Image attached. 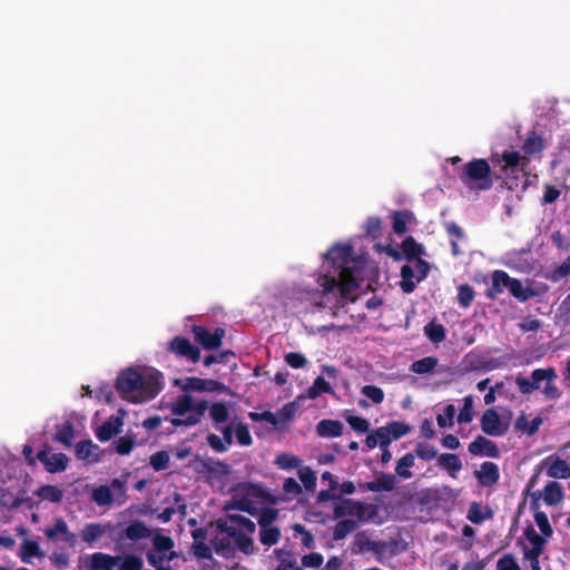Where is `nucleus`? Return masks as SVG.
I'll return each mask as SVG.
<instances>
[{
    "label": "nucleus",
    "instance_id": "nucleus-52",
    "mask_svg": "<svg viewBox=\"0 0 570 570\" xmlns=\"http://www.w3.org/2000/svg\"><path fill=\"white\" fill-rule=\"evenodd\" d=\"M556 321L563 325L570 324V297L568 295L560 303L557 309Z\"/></svg>",
    "mask_w": 570,
    "mask_h": 570
},
{
    "label": "nucleus",
    "instance_id": "nucleus-59",
    "mask_svg": "<svg viewBox=\"0 0 570 570\" xmlns=\"http://www.w3.org/2000/svg\"><path fill=\"white\" fill-rule=\"evenodd\" d=\"M176 557V552L158 553L157 550L150 551L147 554L148 562L154 567H159L164 561H170Z\"/></svg>",
    "mask_w": 570,
    "mask_h": 570
},
{
    "label": "nucleus",
    "instance_id": "nucleus-53",
    "mask_svg": "<svg viewBox=\"0 0 570 570\" xmlns=\"http://www.w3.org/2000/svg\"><path fill=\"white\" fill-rule=\"evenodd\" d=\"M92 500L98 505H107L112 501V494L108 487H99L92 491Z\"/></svg>",
    "mask_w": 570,
    "mask_h": 570
},
{
    "label": "nucleus",
    "instance_id": "nucleus-3",
    "mask_svg": "<svg viewBox=\"0 0 570 570\" xmlns=\"http://www.w3.org/2000/svg\"><path fill=\"white\" fill-rule=\"evenodd\" d=\"M255 523L245 517L228 514L217 522L216 534L213 544L216 552L223 557H229L235 549L249 554L254 551L252 534Z\"/></svg>",
    "mask_w": 570,
    "mask_h": 570
},
{
    "label": "nucleus",
    "instance_id": "nucleus-37",
    "mask_svg": "<svg viewBox=\"0 0 570 570\" xmlns=\"http://www.w3.org/2000/svg\"><path fill=\"white\" fill-rule=\"evenodd\" d=\"M209 416L215 424L224 423L229 417V407L226 403L216 402L210 405Z\"/></svg>",
    "mask_w": 570,
    "mask_h": 570
},
{
    "label": "nucleus",
    "instance_id": "nucleus-7",
    "mask_svg": "<svg viewBox=\"0 0 570 570\" xmlns=\"http://www.w3.org/2000/svg\"><path fill=\"white\" fill-rule=\"evenodd\" d=\"M523 535L525 538V542L522 543L524 559L530 562L531 570H541L539 557L544 549V539L538 535L532 525L525 528Z\"/></svg>",
    "mask_w": 570,
    "mask_h": 570
},
{
    "label": "nucleus",
    "instance_id": "nucleus-56",
    "mask_svg": "<svg viewBox=\"0 0 570 570\" xmlns=\"http://www.w3.org/2000/svg\"><path fill=\"white\" fill-rule=\"evenodd\" d=\"M362 393L368 397L373 403L380 404L384 400V392L382 389L374 385H365L362 387Z\"/></svg>",
    "mask_w": 570,
    "mask_h": 570
},
{
    "label": "nucleus",
    "instance_id": "nucleus-21",
    "mask_svg": "<svg viewBox=\"0 0 570 570\" xmlns=\"http://www.w3.org/2000/svg\"><path fill=\"white\" fill-rule=\"evenodd\" d=\"M531 509L533 511L534 522L541 532L540 534L538 533V535L544 539L546 544L547 540L552 535L553 529L549 522L548 515L540 510V503L537 502V500L531 502Z\"/></svg>",
    "mask_w": 570,
    "mask_h": 570
},
{
    "label": "nucleus",
    "instance_id": "nucleus-61",
    "mask_svg": "<svg viewBox=\"0 0 570 570\" xmlns=\"http://www.w3.org/2000/svg\"><path fill=\"white\" fill-rule=\"evenodd\" d=\"M285 361L293 368H303L307 364V360L303 354L294 352L286 354Z\"/></svg>",
    "mask_w": 570,
    "mask_h": 570
},
{
    "label": "nucleus",
    "instance_id": "nucleus-63",
    "mask_svg": "<svg viewBox=\"0 0 570 570\" xmlns=\"http://www.w3.org/2000/svg\"><path fill=\"white\" fill-rule=\"evenodd\" d=\"M542 147H543V145H542L541 138L535 135H532V136L528 137V139L524 141L523 150L527 154H534V153L540 151L542 149Z\"/></svg>",
    "mask_w": 570,
    "mask_h": 570
},
{
    "label": "nucleus",
    "instance_id": "nucleus-27",
    "mask_svg": "<svg viewBox=\"0 0 570 570\" xmlns=\"http://www.w3.org/2000/svg\"><path fill=\"white\" fill-rule=\"evenodd\" d=\"M512 277H510L503 271H495L492 274V286L489 289L488 295L490 297H495L498 294L502 293L505 288L508 289Z\"/></svg>",
    "mask_w": 570,
    "mask_h": 570
},
{
    "label": "nucleus",
    "instance_id": "nucleus-19",
    "mask_svg": "<svg viewBox=\"0 0 570 570\" xmlns=\"http://www.w3.org/2000/svg\"><path fill=\"white\" fill-rule=\"evenodd\" d=\"M469 452L473 455H484L488 458H498L499 449L491 440L479 435L469 444Z\"/></svg>",
    "mask_w": 570,
    "mask_h": 570
},
{
    "label": "nucleus",
    "instance_id": "nucleus-45",
    "mask_svg": "<svg viewBox=\"0 0 570 570\" xmlns=\"http://www.w3.org/2000/svg\"><path fill=\"white\" fill-rule=\"evenodd\" d=\"M175 385L179 386L184 393L191 391L202 392L203 379L199 377H185L175 380Z\"/></svg>",
    "mask_w": 570,
    "mask_h": 570
},
{
    "label": "nucleus",
    "instance_id": "nucleus-51",
    "mask_svg": "<svg viewBox=\"0 0 570 570\" xmlns=\"http://www.w3.org/2000/svg\"><path fill=\"white\" fill-rule=\"evenodd\" d=\"M235 436L237 442L243 446H248L253 442L248 426L238 421L235 423Z\"/></svg>",
    "mask_w": 570,
    "mask_h": 570
},
{
    "label": "nucleus",
    "instance_id": "nucleus-33",
    "mask_svg": "<svg viewBox=\"0 0 570 570\" xmlns=\"http://www.w3.org/2000/svg\"><path fill=\"white\" fill-rule=\"evenodd\" d=\"M492 518V511L487 508L482 507L481 504L473 502L470 504L469 511H468V519L472 523H481L484 520H488Z\"/></svg>",
    "mask_w": 570,
    "mask_h": 570
},
{
    "label": "nucleus",
    "instance_id": "nucleus-39",
    "mask_svg": "<svg viewBox=\"0 0 570 570\" xmlns=\"http://www.w3.org/2000/svg\"><path fill=\"white\" fill-rule=\"evenodd\" d=\"M445 328L435 322H430L424 326V334L433 343H441L445 338Z\"/></svg>",
    "mask_w": 570,
    "mask_h": 570
},
{
    "label": "nucleus",
    "instance_id": "nucleus-40",
    "mask_svg": "<svg viewBox=\"0 0 570 570\" xmlns=\"http://www.w3.org/2000/svg\"><path fill=\"white\" fill-rule=\"evenodd\" d=\"M438 365V360L432 356L423 357L411 365V370L417 374L431 373Z\"/></svg>",
    "mask_w": 570,
    "mask_h": 570
},
{
    "label": "nucleus",
    "instance_id": "nucleus-34",
    "mask_svg": "<svg viewBox=\"0 0 570 570\" xmlns=\"http://www.w3.org/2000/svg\"><path fill=\"white\" fill-rule=\"evenodd\" d=\"M340 521L334 528L333 537L335 540H342L357 528L354 519L337 518Z\"/></svg>",
    "mask_w": 570,
    "mask_h": 570
},
{
    "label": "nucleus",
    "instance_id": "nucleus-16",
    "mask_svg": "<svg viewBox=\"0 0 570 570\" xmlns=\"http://www.w3.org/2000/svg\"><path fill=\"white\" fill-rule=\"evenodd\" d=\"M120 557H112L102 552H95L85 558L83 563L88 570H114Z\"/></svg>",
    "mask_w": 570,
    "mask_h": 570
},
{
    "label": "nucleus",
    "instance_id": "nucleus-44",
    "mask_svg": "<svg viewBox=\"0 0 570 570\" xmlns=\"http://www.w3.org/2000/svg\"><path fill=\"white\" fill-rule=\"evenodd\" d=\"M332 392H333V390H332L330 383H327L324 380V377L318 376L315 379L312 386L307 390V396L309 399H316L317 396H320L323 393H332Z\"/></svg>",
    "mask_w": 570,
    "mask_h": 570
},
{
    "label": "nucleus",
    "instance_id": "nucleus-10",
    "mask_svg": "<svg viewBox=\"0 0 570 570\" xmlns=\"http://www.w3.org/2000/svg\"><path fill=\"white\" fill-rule=\"evenodd\" d=\"M480 423L482 431L490 436H502L509 430V423L504 422L494 409L487 410Z\"/></svg>",
    "mask_w": 570,
    "mask_h": 570
},
{
    "label": "nucleus",
    "instance_id": "nucleus-8",
    "mask_svg": "<svg viewBox=\"0 0 570 570\" xmlns=\"http://www.w3.org/2000/svg\"><path fill=\"white\" fill-rule=\"evenodd\" d=\"M429 272V264L421 259H412L410 264H406L401 269V288L405 293L414 291L416 284L426 277Z\"/></svg>",
    "mask_w": 570,
    "mask_h": 570
},
{
    "label": "nucleus",
    "instance_id": "nucleus-46",
    "mask_svg": "<svg viewBox=\"0 0 570 570\" xmlns=\"http://www.w3.org/2000/svg\"><path fill=\"white\" fill-rule=\"evenodd\" d=\"M56 440L62 444L70 446L73 440V428L70 422H65L58 426Z\"/></svg>",
    "mask_w": 570,
    "mask_h": 570
},
{
    "label": "nucleus",
    "instance_id": "nucleus-12",
    "mask_svg": "<svg viewBox=\"0 0 570 570\" xmlns=\"http://www.w3.org/2000/svg\"><path fill=\"white\" fill-rule=\"evenodd\" d=\"M46 537L51 541H61L66 544L73 547L76 542V535L69 530L67 522L57 518L53 524L45 530Z\"/></svg>",
    "mask_w": 570,
    "mask_h": 570
},
{
    "label": "nucleus",
    "instance_id": "nucleus-54",
    "mask_svg": "<svg viewBox=\"0 0 570 570\" xmlns=\"http://www.w3.org/2000/svg\"><path fill=\"white\" fill-rule=\"evenodd\" d=\"M298 478L303 485L305 487V489L314 490V488L316 487V475L311 468L305 466L299 469Z\"/></svg>",
    "mask_w": 570,
    "mask_h": 570
},
{
    "label": "nucleus",
    "instance_id": "nucleus-26",
    "mask_svg": "<svg viewBox=\"0 0 570 570\" xmlns=\"http://www.w3.org/2000/svg\"><path fill=\"white\" fill-rule=\"evenodd\" d=\"M316 433L322 438H337L343 433V424L335 420H322L316 425Z\"/></svg>",
    "mask_w": 570,
    "mask_h": 570
},
{
    "label": "nucleus",
    "instance_id": "nucleus-22",
    "mask_svg": "<svg viewBox=\"0 0 570 570\" xmlns=\"http://www.w3.org/2000/svg\"><path fill=\"white\" fill-rule=\"evenodd\" d=\"M170 350L181 356L187 357L196 363L200 357V352L197 347L190 344L186 338L176 337L170 342Z\"/></svg>",
    "mask_w": 570,
    "mask_h": 570
},
{
    "label": "nucleus",
    "instance_id": "nucleus-38",
    "mask_svg": "<svg viewBox=\"0 0 570 570\" xmlns=\"http://www.w3.org/2000/svg\"><path fill=\"white\" fill-rule=\"evenodd\" d=\"M415 458L411 453L403 455L396 463L395 472L403 479H410L412 473L410 469L414 465Z\"/></svg>",
    "mask_w": 570,
    "mask_h": 570
},
{
    "label": "nucleus",
    "instance_id": "nucleus-30",
    "mask_svg": "<svg viewBox=\"0 0 570 570\" xmlns=\"http://www.w3.org/2000/svg\"><path fill=\"white\" fill-rule=\"evenodd\" d=\"M509 292L519 301L525 302L538 295L534 289L524 286L519 279L512 278L508 287Z\"/></svg>",
    "mask_w": 570,
    "mask_h": 570
},
{
    "label": "nucleus",
    "instance_id": "nucleus-62",
    "mask_svg": "<svg viewBox=\"0 0 570 570\" xmlns=\"http://www.w3.org/2000/svg\"><path fill=\"white\" fill-rule=\"evenodd\" d=\"M207 443L208 445L215 450L216 452H225L229 449L230 445L226 443V441L216 434H209L207 436Z\"/></svg>",
    "mask_w": 570,
    "mask_h": 570
},
{
    "label": "nucleus",
    "instance_id": "nucleus-18",
    "mask_svg": "<svg viewBox=\"0 0 570 570\" xmlns=\"http://www.w3.org/2000/svg\"><path fill=\"white\" fill-rule=\"evenodd\" d=\"M195 338L206 348V350H215L220 346L222 338L225 335V331L223 328H216L214 333H210L204 327L195 326L194 327Z\"/></svg>",
    "mask_w": 570,
    "mask_h": 570
},
{
    "label": "nucleus",
    "instance_id": "nucleus-17",
    "mask_svg": "<svg viewBox=\"0 0 570 570\" xmlns=\"http://www.w3.org/2000/svg\"><path fill=\"white\" fill-rule=\"evenodd\" d=\"M124 415L125 411L119 410L117 415L110 416L101 426L97 429V438L105 442L110 440L115 434L119 433L124 424Z\"/></svg>",
    "mask_w": 570,
    "mask_h": 570
},
{
    "label": "nucleus",
    "instance_id": "nucleus-29",
    "mask_svg": "<svg viewBox=\"0 0 570 570\" xmlns=\"http://www.w3.org/2000/svg\"><path fill=\"white\" fill-rule=\"evenodd\" d=\"M439 464L445 469L450 475L455 479L458 472L462 469V462L456 454L443 453L439 456Z\"/></svg>",
    "mask_w": 570,
    "mask_h": 570
},
{
    "label": "nucleus",
    "instance_id": "nucleus-50",
    "mask_svg": "<svg viewBox=\"0 0 570 570\" xmlns=\"http://www.w3.org/2000/svg\"><path fill=\"white\" fill-rule=\"evenodd\" d=\"M154 549L157 550L158 553H169L173 552L171 548L174 546L173 540L169 537L163 534H155L153 538Z\"/></svg>",
    "mask_w": 570,
    "mask_h": 570
},
{
    "label": "nucleus",
    "instance_id": "nucleus-60",
    "mask_svg": "<svg viewBox=\"0 0 570 570\" xmlns=\"http://www.w3.org/2000/svg\"><path fill=\"white\" fill-rule=\"evenodd\" d=\"M474 298L473 289L468 285H461L458 292V299L460 305L469 307Z\"/></svg>",
    "mask_w": 570,
    "mask_h": 570
},
{
    "label": "nucleus",
    "instance_id": "nucleus-41",
    "mask_svg": "<svg viewBox=\"0 0 570 570\" xmlns=\"http://www.w3.org/2000/svg\"><path fill=\"white\" fill-rule=\"evenodd\" d=\"M570 275V255L553 271L547 272L544 277L551 282H559Z\"/></svg>",
    "mask_w": 570,
    "mask_h": 570
},
{
    "label": "nucleus",
    "instance_id": "nucleus-20",
    "mask_svg": "<svg viewBox=\"0 0 570 570\" xmlns=\"http://www.w3.org/2000/svg\"><path fill=\"white\" fill-rule=\"evenodd\" d=\"M478 481L484 487H492L499 481V466L493 462H483L480 469L474 472Z\"/></svg>",
    "mask_w": 570,
    "mask_h": 570
},
{
    "label": "nucleus",
    "instance_id": "nucleus-48",
    "mask_svg": "<svg viewBox=\"0 0 570 570\" xmlns=\"http://www.w3.org/2000/svg\"><path fill=\"white\" fill-rule=\"evenodd\" d=\"M149 534L148 528L141 522H134L126 530V535L130 540L147 538Z\"/></svg>",
    "mask_w": 570,
    "mask_h": 570
},
{
    "label": "nucleus",
    "instance_id": "nucleus-14",
    "mask_svg": "<svg viewBox=\"0 0 570 570\" xmlns=\"http://www.w3.org/2000/svg\"><path fill=\"white\" fill-rule=\"evenodd\" d=\"M542 469L547 470V474L550 478H556V479L570 478V465L564 460H562L561 458H559L557 455H550V456L546 458L541 462V464L539 466V471Z\"/></svg>",
    "mask_w": 570,
    "mask_h": 570
},
{
    "label": "nucleus",
    "instance_id": "nucleus-36",
    "mask_svg": "<svg viewBox=\"0 0 570 570\" xmlns=\"http://www.w3.org/2000/svg\"><path fill=\"white\" fill-rule=\"evenodd\" d=\"M36 494L42 500L49 502H60L63 498V491L55 485H42L37 491Z\"/></svg>",
    "mask_w": 570,
    "mask_h": 570
},
{
    "label": "nucleus",
    "instance_id": "nucleus-15",
    "mask_svg": "<svg viewBox=\"0 0 570 570\" xmlns=\"http://www.w3.org/2000/svg\"><path fill=\"white\" fill-rule=\"evenodd\" d=\"M38 459L50 473L65 471L69 462V459L66 454L51 452L49 450L39 452Z\"/></svg>",
    "mask_w": 570,
    "mask_h": 570
},
{
    "label": "nucleus",
    "instance_id": "nucleus-64",
    "mask_svg": "<svg viewBox=\"0 0 570 570\" xmlns=\"http://www.w3.org/2000/svg\"><path fill=\"white\" fill-rule=\"evenodd\" d=\"M498 570H520V567L515 559L511 556H504L499 559L497 563Z\"/></svg>",
    "mask_w": 570,
    "mask_h": 570
},
{
    "label": "nucleus",
    "instance_id": "nucleus-6",
    "mask_svg": "<svg viewBox=\"0 0 570 570\" xmlns=\"http://www.w3.org/2000/svg\"><path fill=\"white\" fill-rule=\"evenodd\" d=\"M234 499L237 508L249 514L258 513L267 501L265 491L256 484L239 485Z\"/></svg>",
    "mask_w": 570,
    "mask_h": 570
},
{
    "label": "nucleus",
    "instance_id": "nucleus-13",
    "mask_svg": "<svg viewBox=\"0 0 570 570\" xmlns=\"http://www.w3.org/2000/svg\"><path fill=\"white\" fill-rule=\"evenodd\" d=\"M532 501L540 503L542 500L547 505L554 507L562 502L563 500V490L562 487L556 482H549L543 490L535 491L531 493Z\"/></svg>",
    "mask_w": 570,
    "mask_h": 570
},
{
    "label": "nucleus",
    "instance_id": "nucleus-9",
    "mask_svg": "<svg viewBox=\"0 0 570 570\" xmlns=\"http://www.w3.org/2000/svg\"><path fill=\"white\" fill-rule=\"evenodd\" d=\"M370 505L350 499L342 500L334 509V518L354 519L357 523L367 520Z\"/></svg>",
    "mask_w": 570,
    "mask_h": 570
},
{
    "label": "nucleus",
    "instance_id": "nucleus-32",
    "mask_svg": "<svg viewBox=\"0 0 570 570\" xmlns=\"http://www.w3.org/2000/svg\"><path fill=\"white\" fill-rule=\"evenodd\" d=\"M33 557H43L40 546L36 541L24 540L20 547L21 560L26 563H30Z\"/></svg>",
    "mask_w": 570,
    "mask_h": 570
},
{
    "label": "nucleus",
    "instance_id": "nucleus-57",
    "mask_svg": "<svg viewBox=\"0 0 570 570\" xmlns=\"http://www.w3.org/2000/svg\"><path fill=\"white\" fill-rule=\"evenodd\" d=\"M557 379H547L544 381V386L542 387V393L548 400H558L561 395L559 387L556 384Z\"/></svg>",
    "mask_w": 570,
    "mask_h": 570
},
{
    "label": "nucleus",
    "instance_id": "nucleus-5",
    "mask_svg": "<svg viewBox=\"0 0 570 570\" xmlns=\"http://www.w3.org/2000/svg\"><path fill=\"white\" fill-rule=\"evenodd\" d=\"M460 178L468 188L475 190L489 189L493 184L490 166L484 159L465 164Z\"/></svg>",
    "mask_w": 570,
    "mask_h": 570
},
{
    "label": "nucleus",
    "instance_id": "nucleus-23",
    "mask_svg": "<svg viewBox=\"0 0 570 570\" xmlns=\"http://www.w3.org/2000/svg\"><path fill=\"white\" fill-rule=\"evenodd\" d=\"M77 456L89 463L98 462L101 458V451L98 445L91 441L80 442L76 446Z\"/></svg>",
    "mask_w": 570,
    "mask_h": 570
},
{
    "label": "nucleus",
    "instance_id": "nucleus-42",
    "mask_svg": "<svg viewBox=\"0 0 570 570\" xmlns=\"http://www.w3.org/2000/svg\"><path fill=\"white\" fill-rule=\"evenodd\" d=\"M402 250L410 261L420 258L419 256L423 254V247L413 237L403 240Z\"/></svg>",
    "mask_w": 570,
    "mask_h": 570
},
{
    "label": "nucleus",
    "instance_id": "nucleus-4",
    "mask_svg": "<svg viewBox=\"0 0 570 570\" xmlns=\"http://www.w3.org/2000/svg\"><path fill=\"white\" fill-rule=\"evenodd\" d=\"M170 412L169 422L174 426H194L198 424L208 410V403L184 393L168 404Z\"/></svg>",
    "mask_w": 570,
    "mask_h": 570
},
{
    "label": "nucleus",
    "instance_id": "nucleus-31",
    "mask_svg": "<svg viewBox=\"0 0 570 570\" xmlns=\"http://www.w3.org/2000/svg\"><path fill=\"white\" fill-rule=\"evenodd\" d=\"M107 532V528L99 523H89L81 530V539L92 544Z\"/></svg>",
    "mask_w": 570,
    "mask_h": 570
},
{
    "label": "nucleus",
    "instance_id": "nucleus-55",
    "mask_svg": "<svg viewBox=\"0 0 570 570\" xmlns=\"http://www.w3.org/2000/svg\"><path fill=\"white\" fill-rule=\"evenodd\" d=\"M169 454L166 451H159L150 456V465L156 471H161L168 468Z\"/></svg>",
    "mask_w": 570,
    "mask_h": 570
},
{
    "label": "nucleus",
    "instance_id": "nucleus-58",
    "mask_svg": "<svg viewBox=\"0 0 570 570\" xmlns=\"http://www.w3.org/2000/svg\"><path fill=\"white\" fill-rule=\"evenodd\" d=\"M279 539V531L276 528L264 527L261 530V541L264 544L272 546L275 544Z\"/></svg>",
    "mask_w": 570,
    "mask_h": 570
},
{
    "label": "nucleus",
    "instance_id": "nucleus-11",
    "mask_svg": "<svg viewBox=\"0 0 570 570\" xmlns=\"http://www.w3.org/2000/svg\"><path fill=\"white\" fill-rule=\"evenodd\" d=\"M411 430L409 424L400 421H393L376 429V434L381 439V448L386 449L392 441L409 434Z\"/></svg>",
    "mask_w": 570,
    "mask_h": 570
},
{
    "label": "nucleus",
    "instance_id": "nucleus-2",
    "mask_svg": "<svg viewBox=\"0 0 570 570\" xmlns=\"http://www.w3.org/2000/svg\"><path fill=\"white\" fill-rule=\"evenodd\" d=\"M116 389L127 402L142 404L154 400L164 389V375L153 366H129L119 372Z\"/></svg>",
    "mask_w": 570,
    "mask_h": 570
},
{
    "label": "nucleus",
    "instance_id": "nucleus-47",
    "mask_svg": "<svg viewBox=\"0 0 570 570\" xmlns=\"http://www.w3.org/2000/svg\"><path fill=\"white\" fill-rule=\"evenodd\" d=\"M275 463L279 469L292 470L301 465V460L289 453H282L276 456Z\"/></svg>",
    "mask_w": 570,
    "mask_h": 570
},
{
    "label": "nucleus",
    "instance_id": "nucleus-28",
    "mask_svg": "<svg viewBox=\"0 0 570 570\" xmlns=\"http://www.w3.org/2000/svg\"><path fill=\"white\" fill-rule=\"evenodd\" d=\"M392 219L393 230L399 235L404 234L407 230V226L415 220L413 214L407 210L393 213Z\"/></svg>",
    "mask_w": 570,
    "mask_h": 570
},
{
    "label": "nucleus",
    "instance_id": "nucleus-43",
    "mask_svg": "<svg viewBox=\"0 0 570 570\" xmlns=\"http://www.w3.org/2000/svg\"><path fill=\"white\" fill-rule=\"evenodd\" d=\"M474 417V400L471 395L463 399V406L458 415L459 423H470Z\"/></svg>",
    "mask_w": 570,
    "mask_h": 570
},
{
    "label": "nucleus",
    "instance_id": "nucleus-1",
    "mask_svg": "<svg viewBox=\"0 0 570 570\" xmlns=\"http://www.w3.org/2000/svg\"><path fill=\"white\" fill-rule=\"evenodd\" d=\"M366 261L348 243L333 245L324 255L318 273V289L305 291V299L318 307H332L351 298L363 278Z\"/></svg>",
    "mask_w": 570,
    "mask_h": 570
},
{
    "label": "nucleus",
    "instance_id": "nucleus-25",
    "mask_svg": "<svg viewBox=\"0 0 570 570\" xmlns=\"http://www.w3.org/2000/svg\"><path fill=\"white\" fill-rule=\"evenodd\" d=\"M542 422V417L540 416L530 419L527 414L521 413L515 421L514 428L527 435H533L539 430Z\"/></svg>",
    "mask_w": 570,
    "mask_h": 570
},
{
    "label": "nucleus",
    "instance_id": "nucleus-24",
    "mask_svg": "<svg viewBox=\"0 0 570 570\" xmlns=\"http://www.w3.org/2000/svg\"><path fill=\"white\" fill-rule=\"evenodd\" d=\"M396 483L395 476L392 474L382 473L379 478L372 482L361 484L365 490L373 492L391 491L394 489Z\"/></svg>",
    "mask_w": 570,
    "mask_h": 570
},
{
    "label": "nucleus",
    "instance_id": "nucleus-35",
    "mask_svg": "<svg viewBox=\"0 0 570 570\" xmlns=\"http://www.w3.org/2000/svg\"><path fill=\"white\" fill-rule=\"evenodd\" d=\"M557 372L552 367L537 368L531 373V385L533 391L542 389V382L547 379H557Z\"/></svg>",
    "mask_w": 570,
    "mask_h": 570
},
{
    "label": "nucleus",
    "instance_id": "nucleus-49",
    "mask_svg": "<svg viewBox=\"0 0 570 570\" xmlns=\"http://www.w3.org/2000/svg\"><path fill=\"white\" fill-rule=\"evenodd\" d=\"M455 406L449 404L444 407L443 412L436 416V422L441 428H451L455 415Z\"/></svg>",
    "mask_w": 570,
    "mask_h": 570
}]
</instances>
